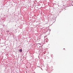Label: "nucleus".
I'll return each instance as SVG.
<instances>
[{"label":"nucleus","mask_w":73,"mask_h":73,"mask_svg":"<svg viewBox=\"0 0 73 73\" xmlns=\"http://www.w3.org/2000/svg\"><path fill=\"white\" fill-rule=\"evenodd\" d=\"M19 52H22V49H20L19 50Z\"/></svg>","instance_id":"obj_1"},{"label":"nucleus","mask_w":73,"mask_h":73,"mask_svg":"<svg viewBox=\"0 0 73 73\" xmlns=\"http://www.w3.org/2000/svg\"><path fill=\"white\" fill-rule=\"evenodd\" d=\"M63 50H65V48H64Z\"/></svg>","instance_id":"obj_2"}]
</instances>
